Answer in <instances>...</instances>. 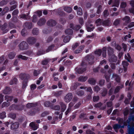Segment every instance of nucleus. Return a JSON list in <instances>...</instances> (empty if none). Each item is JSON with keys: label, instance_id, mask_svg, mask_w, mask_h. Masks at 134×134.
I'll list each match as a JSON object with an SVG mask.
<instances>
[{"label": "nucleus", "instance_id": "obj_31", "mask_svg": "<svg viewBox=\"0 0 134 134\" xmlns=\"http://www.w3.org/2000/svg\"><path fill=\"white\" fill-rule=\"evenodd\" d=\"M16 55L15 53L13 52H10L8 54V57L11 59H13Z\"/></svg>", "mask_w": 134, "mask_h": 134}, {"label": "nucleus", "instance_id": "obj_61", "mask_svg": "<svg viewBox=\"0 0 134 134\" xmlns=\"http://www.w3.org/2000/svg\"><path fill=\"white\" fill-rule=\"evenodd\" d=\"M84 94V92L82 90H80L76 92V94L79 96H82Z\"/></svg>", "mask_w": 134, "mask_h": 134}, {"label": "nucleus", "instance_id": "obj_4", "mask_svg": "<svg viewBox=\"0 0 134 134\" xmlns=\"http://www.w3.org/2000/svg\"><path fill=\"white\" fill-rule=\"evenodd\" d=\"M10 109L14 110H21L23 109V107L20 106V105H15L13 104L10 106Z\"/></svg>", "mask_w": 134, "mask_h": 134}, {"label": "nucleus", "instance_id": "obj_35", "mask_svg": "<svg viewBox=\"0 0 134 134\" xmlns=\"http://www.w3.org/2000/svg\"><path fill=\"white\" fill-rule=\"evenodd\" d=\"M28 80H24L22 83V88L23 89H24L27 86V83H28Z\"/></svg>", "mask_w": 134, "mask_h": 134}, {"label": "nucleus", "instance_id": "obj_20", "mask_svg": "<svg viewBox=\"0 0 134 134\" xmlns=\"http://www.w3.org/2000/svg\"><path fill=\"white\" fill-rule=\"evenodd\" d=\"M18 82V79L16 77H14L9 82L10 85H16Z\"/></svg>", "mask_w": 134, "mask_h": 134}, {"label": "nucleus", "instance_id": "obj_26", "mask_svg": "<svg viewBox=\"0 0 134 134\" xmlns=\"http://www.w3.org/2000/svg\"><path fill=\"white\" fill-rule=\"evenodd\" d=\"M4 98L5 100H6L7 102H11L13 100V97L12 96H9L6 95L5 96Z\"/></svg>", "mask_w": 134, "mask_h": 134}, {"label": "nucleus", "instance_id": "obj_52", "mask_svg": "<svg viewBox=\"0 0 134 134\" xmlns=\"http://www.w3.org/2000/svg\"><path fill=\"white\" fill-rule=\"evenodd\" d=\"M62 91L60 90L59 91L55 92L54 93V95L56 97H58L62 95Z\"/></svg>", "mask_w": 134, "mask_h": 134}, {"label": "nucleus", "instance_id": "obj_41", "mask_svg": "<svg viewBox=\"0 0 134 134\" xmlns=\"http://www.w3.org/2000/svg\"><path fill=\"white\" fill-rule=\"evenodd\" d=\"M32 33L34 35H37L38 33V30L37 28H35L33 29L32 31Z\"/></svg>", "mask_w": 134, "mask_h": 134}, {"label": "nucleus", "instance_id": "obj_60", "mask_svg": "<svg viewBox=\"0 0 134 134\" xmlns=\"http://www.w3.org/2000/svg\"><path fill=\"white\" fill-rule=\"evenodd\" d=\"M51 103L49 101H46L44 103V106L46 107H49L50 106H51Z\"/></svg>", "mask_w": 134, "mask_h": 134}, {"label": "nucleus", "instance_id": "obj_49", "mask_svg": "<svg viewBox=\"0 0 134 134\" xmlns=\"http://www.w3.org/2000/svg\"><path fill=\"white\" fill-rule=\"evenodd\" d=\"M55 46L54 44H52L50 46L48 47V48L46 50V52H48L50 51H51L54 48Z\"/></svg>", "mask_w": 134, "mask_h": 134}, {"label": "nucleus", "instance_id": "obj_40", "mask_svg": "<svg viewBox=\"0 0 134 134\" xmlns=\"http://www.w3.org/2000/svg\"><path fill=\"white\" fill-rule=\"evenodd\" d=\"M119 64V61H118L117 62L116 64H115L114 63H111L110 64V67L112 69L114 70L116 68V65Z\"/></svg>", "mask_w": 134, "mask_h": 134}, {"label": "nucleus", "instance_id": "obj_47", "mask_svg": "<svg viewBox=\"0 0 134 134\" xmlns=\"http://www.w3.org/2000/svg\"><path fill=\"white\" fill-rule=\"evenodd\" d=\"M114 44L115 47L116 49L119 51H120L121 49L122 48L118 44H117L116 42L114 43Z\"/></svg>", "mask_w": 134, "mask_h": 134}, {"label": "nucleus", "instance_id": "obj_59", "mask_svg": "<svg viewBox=\"0 0 134 134\" xmlns=\"http://www.w3.org/2000/svg\"><path fill=\"white\" fill-rule=\"evenodd\" d=\"M99 99V97L98 96H94L93 97V100L94 102H98Z\"/></svg>", "mask_w": 134, "mask_h": 134}, {"label": "nucleus", "instance_id": "obj_46", "mask_svg": "<svg viewBox=\"0 0 134 134\" xmlns=\"http://www.w3.org/2000/svg\"><path fill=\"white\" fill-rule=\"evenodd\" d=\"M102 10V7L101 5H99L97 8L96 12L97 13L98 15H100Z\"/></svg>", "mask_w": 134, "mask_h": 134}, {"label": "nucleus", "instance_id": "obj_23", "mask_svg": "<svg viewBox=\"0 0 134 134\" xmlns=\"http://www.w3.org/2000/svg\"><path fill=\"white\" fill-rule=\"evenodd\" d=\"M80 85V84L79 83L76 82L72 85L70 88L72 90H75L76 89L77 87Z\"/></svg>", "mask_w": 134, "mask_h": 134}, {"label": "nucleus", "instance_id": "obj_5", "mask_svg": "<svg viewBox=\"0 0 134 134\" xmlns=\"http://www.w3.org/2000/svg\"><path fill=\"white\" fill-rule=\"evenodd\" d=\"M8 24L6 23H5L1 27V29L2 31L3 34L7 33L9 30L8 28H7Z\"/></svg>", "mask_w": 134, "mask_h": 134}, {"label": "nucleus", "instance_id": "obj_14", "mask_svg": "<svg viewBox=\"0 0 134 134\" xmlns=\"http://www.w3.org/2000/svg\"><path fill=\"white\" fill-rule=\"evenodd\" d=\"M107 53L109 56L113 55L114 49L111 47H108L107 48Z\"/></svg>", "mask_w": 134, "mask_h": 134}, {"label": "nucleus", "instance_id": "obj_17", "mask_svg": "<svg viewBox=\"0 0 134 134\" xmlns=\"http://www.w3.org/2000/svg\"><path fill=\"white\" fill-rule=\"evenodd\" d=\"M37 105V103H28L26 105L27 108H31L36 107Z\"/></svg>", "mask_w": 134, "mask_h": 134}, {"label": "nucleus", "instance_id": "obj_10", "mask_svg": "<svg viewBox=\"0 0 134 134\" xmlns=\"http://www.w3.org/2000/svg\"><path fill=\"white\" fill-rule=\"evenodd\" d=\"M76 71L79 74H82L85 71L86 69V67L83 68L80 66L76 69Z\"/></svg>", "mask_w": 134, "mask_h": 134}, {"label": "nucleus", "instance_id": "obj_15", "mask_svg": "<svg viewBox=\"0 0 134 134\" xmlns=\"http://www.w3.org/2000/svg\"><path fill=\"white\" fill-rule=\"evenodd\" d=\"M11 89L9 87H6L5 89L3 90V93L5 94H10L11 92Z\"/></svg>", "mask_w": 134, "mask_h": 134}, {"label": "nucleus", "instance_id": "obj_55", "mask_svg": "<svg viewBox=\"0 0 134 134\" xmlns=\"http://www.w3.org/2000/svg\"><path fill=\"white\" fill-rule=\"evenodd\" d=\"M81 26H80V25H77L75 26L74 30L76 31H77L79 29H81Z\"/></svg>", "mask_w": 134, "mask_h": 134}, {"label": "nucleus", "instance_id": "obj_1", "mask_svg": "<svg viewBox=\"0 0 134 134\" xmlns=\"http://www.w3.org/2000/svg\"><path fill=\"white\" fill-rule=\"evenodd\" d=\"M18 46L20 50H26L28 48V44L25 41H23L19 44Z\"/></svg>", "mask_w": 134, "mask_h": 134}, {"label": "nucleus", "instance_id": "obj_63", "mask_svg": "<svg viewBox=\"0 0 134 134\" xmlns=\"http://www.w3.org/2000/svg\"><path fill=\"white\" fill-rule=\"evenodd\" d=\"M95 27H90V26H87L86 29L87 31L88 32H91L93 31Z\"/></svg>", "mask_w": 134, "mask_h": 134}, {"label": "nucleus", "instance_id": "obj_7", "mask_svg": "<svg viewBox=\"0 0 134 134\" xmlns=\"http://www.w3.org/2000/svg\"><path fill=\"white\" fill-rule=\"evenodd\" d=\"M36 39L35 37H31L27 38L26 41L29 44L33 45L36 42Z\"/></svg>", "mask_w": 134, "mask_h": 134}, {"label": "nucleus", "instance_id": "obj_30", "mask_svg": "<svg viewBox=\"0 0 134 134\" xmlns=\"http://www.w3.org/2000/svg\"><path fill=\"white\" fill-rule=\"evenodd\" d=\"M120 3L119 0H114L112 7H118Z\"/></svg>", "mask_w": 134, "mask_h": 134}, {"label": "nucleus", "instance_id": "obj_22", "mask_svg": "<svg viewBox=\"0 0 134 134\" xmlns=\"http://www.w3.org/2000/svg\"><path fill=\"white\" fill-rule=\"evenodd\" d=\"M122 20L125 21V23L127 24L129 23L131 21L130 17L128 16H125Z\"/></svg>", "mask_w": 134, "mask_h": 134}, {"label": "nucleus", "instance_id": "obj_21", "mask_svg": "<svg viewBox=\"0 0 134 134\" xmlns=\"http://www.w3.org/2000/svg\"><path fill=\"white\" fill-rule=\"evenodd\" d=\"M88 83L92 85H94L96 83V80L94 78H90L88 80Z\"/></svg>", "mask_w": 134, "mask_h": 134}, {"label": "nucleus", "instance_id": "obj_32", "mask_svg": "<svg viewBox=\"0 0 134 134\" xmlns=\"http://www.w3.org/2000/svg\"><path fill=\"white\" fill-rule=\"evenodd\" d=\"M28 14L26 15L24 14L20 15V16H19L21 18L27 20L30 18V16L29 15V13H28Z\"/></svg>", "mask_w": 134, "mask_h": 134}, {"label": "nucleus", "instance_id": "obj_53", "mask_svg": "<svg viewBox=\"0 0 134 134\" xmlns=\"http://www.w3.org/2000/svg\"><path fill=\"white\" fill-rule=\"evenodd\" d=\"M103 15L104 17L106 18L109 15V12L108 10H105L103 12Z\"/></svg>", "mask_w": 134, "mask_h": 134}, {"label": "nucleus", "instance_id": "obj_16", "mask_svg": "<svg viewBox=\"0 0 134 134\" xmlns=\"http://www.w3.org/2000/svg\"><path fill=\"white\" fill-rule=\"evenodd\" d=\"M19 124L18 122L13 123L11 125V128L12 129L14 130L16 129L19 127Z\"/></svg>", "mask_w": 134, "mask_h": 134}, {"label": "nucleus", "instance_id": "obj_44", "mask_svg": "<svg viewBox=\"0 0 134 134\" xmlns=\"http://www.w3.org/2000/svg\"><path fill=\"white\" fill-rule=\"evenodd\" d=\"M70 39V36H66L63 39V42L64 43H67L69 42Z\"/></svg>", "mask_w": 134, "mask_h": 134}, {"label": "nucleus", "instance_id": "obj_62", "mask_svg": "<svg viewBox=\"0 0 134 134\" xmlns=\"http://www.w3.org/2000/svg\"><path fill=\"white\" fill-rule=\"evenodd\" d=\"M120 21L118 19H116L113 23V24L115 26L119 25L120 23Z\"/></svg>", "mask_w": 134, "mask_h": 134}, {"label": "nucleus", "instance_id": "obj_56", "mask_svg": "<svg viewBox=\"0 0 134 134\" xmlns=\"http://www.w3.org/2000/svg\"><path fill=\"white\" fill-rule=\"evenodd\" d=\"M77 13L79 15H81L82 14V8L79 7L77 9Z\"/></svg>", "mask_w": 134, "mask_h": 134}, {"label": "nucleus", "instance_id": "obj_45", "mask_svg": "<svg viewBox=\"0 0 134 134\" xmlns=\"http://www.w3.org/2000/svg\"><path fill=\"white\" fill-rule=\"evenodd\" d=\"M6 117V113L3 111L0 113V119H3Z\"/></svg>", "mask_w": 134, "mask_h": 134}, {"label": "nucleus", "instance_id": "obj_11", "mask_svg": "<svg viewBox=\"0 0 134 134\" xmlns=\"http://www.w3.org/2000/svg\"><path fill=\"white\" fill-rule=\"evenodd\" d=\"M111 23V20L109 18H108L107 20H103L102 25L105 26H109Z\"/></svg>", "mask_w": 134, "mask_h": 134}, {"label": "nucleus", "instance_id": "obj_57", "mask_svg": "<svg viewBox=\"0 0 134 134\" xmlns=\"http://www.w3.org/2000/svg\"><path fill=\"white\" fill-rule=\"evenodd\" d=\"M127 6V4L126 2H122L120 5V7L122 8H125Z\"/></svg>", "mask_w": 134, "mask_h": 134}, {"label": "nucleus", "instance_id": "obj_24", "mask_svg": "<svg viewBox=\"0 0 134 134\" xmlns=\"http://www.w3.org/2000/svg\"><path fill=\"white\" fill-rule=\"evenodd\" d=\"M107 92H108L107 89L105 88H103V89L102 90L101 92L100 93V94L102 96L105 97L107 94Z\"/></svg>", "mask_w": 134, "mask_h": 134}, {"label": "nucleus", "instance_id": "obj_34", "mask_svg": "<svg viewBox=\"0 0 134 134\" xmlns=\"http://www.w3.org/2000/svg\"><path fill=\"white\" fill-rule=\"evenodd\" d=\"M87 79V76H81L79 77L78 81L81 82H85L86 81Z\"/></svg>", "mask_w": 134, "mask_h": 134}, {"label": "nucleus", "instance_id": "obj_19", "mask_svg": "<svg viewBox=\"0 0 134 134\" xmlns=\"http://www.w3.org/2000/svg\"><path fill=\"white\" fill-rule=\"evenodd\" d=\"M122 64L123 66L124 71L125 72L127 71V67L129 65V63L127 62L123 61L122 62Z\"/></svg>", "mask_w": 134, "mask_h": 134}, {"label": "nucleus", "instance_id": "obj_29", "mask_svg": "<svg viewBox=\"0 0 134 134\" xmlns=\"http://www.w3.org/2000/svg\"><path fill=\"white\" fill-rule=\"evenodd\" d=\"M32 24L31 23L26 22L24 24L25 27L28 29H31L32 27Z\"/></svg>", "mask_w": 134, "mask_h": 134}, {"label": "nucleus", "instance_id": "obj_25", "mask_svg": "<svg viewBox=\"0 0 134 134\" xmlns=\"http://www.w3.org/2000/svg\"><path fill=\"white\" fill-rule=\"evenodd\" d=\"M124 86L123 85H122L121 86H117L115 89L114 93L116 94L119 91L120 89L123 87Z\"/></svg>", "mask_w": 134, "mask_h": 134}, {"label": "nucleus", "instance_id": "obj_9", "mask_svg": "<svg viewBox=\"0 0 134 134\" xmlns=\"http://www.w3.org/2000/svg\"><path fill=\"white\" fill-rule=\"evenodd\" d=\"M72 93H69L67 94L64 98V100L66 102H69L72 99Z\"/></svg>", "mask_w": 134, "mask_h": 134}, {"label": "nucleus", "instance_id": "obj_64", "mask_svg": "<svg viewBox=\"0 0 134 134\" xmlns=\"http://www.w3.org/2000/svg\"><path fill=\"white\" fill-rule=\"evenodd\" d=\"M12 21L14 23H16L18 20L17 17L15 16H13L12 18Z\"/></svg>", "mask_w": 134, "mask_h": 134}, {"label": "nucleus", "instance_id": "obj_58", "mask_svg": "<svg viewBox=\"0 0 134 134\" xmlns=\"http://www.w3.org/2000/svg\"><path fill=\"white\" fill-rule=\"evenodd\" d=\"M102 53V51L101 49H99L98 50L94 52L95 54H97L99 56H100Z\"/></svg>", "mask_w": 134, "mask_h": 134}, {"label": "nucleus", "instance_id": "obj_48", "mask_svg": "<svg viewBox=\"0 0 134 134\" xmlns=\"http://www.w3.org/2000/svg\"><path fill=\"white\" fill-rule=\"evenodd\" d=\"M18 57L19 59H21L24 60H27L28 59V57L25 56L20 54L18 55Z\"/></svg>", "mask_w": 134, "mask_h": 134}, {"label": "nucleus", "instance_id": "obj_36", "mask_svg": "<svg viewBox=\"0 0 134 134\" xmlns=\"http://www.w3.org/2000/svg\"><path fill=\"white\" fill-rule=\"evenodd\" d=\"M64 10L67 12L70 13L72 11V9L70 7H66L64 8Z\"/></svg>", "mask_w": 134, "mask_h": 134}, {"label": "nucleus", "instance_id": "obj_42", "mask_svg": "<svg viewBox=\"0 0 134 134\" xmlns=\"http://www.w3.org/2000/svg\"><path fill=\"white\" fill-rule=\"evenodd\" d=\"M40 71L39 70H34L33 71V75L34 76H37L40 74Z\"/></svg>", "mask_w": 134, "mask_h": 134}, {"label": "nucleus", "instance_id": "obj_43", "mask_svg": "<svg viewBox=\"0 0 134 134\" xmlns=\"http://www.w3.org/2000/svg\"><path fill=\"white\" fill-rule=\"evenodd\" d=\"M21 33L23 36H25L27 34V31L24 28L22 30Z\"/></svg>", "mask_w": 134, "mask_h": 134}, {"label": "nucleus", "instance_id": "obj_3", "mask_svg": "<svg viewBox=\"0 0 134 134\" xmlns=\"http://www.w3.org/2000/svg\"><path fill=\"white\" fill-rule=\"evenodd\" d=\"M19 77L21 80H28L30 76L27 74L21 73L19 75Z\"/></svg>", "mask_w": 134, "mask_h": 134}, {"label": "nucleus", "instance_id": "obj_13", "mask_svg": "<svg viewBox=\"0 0 134 134\" xmlns=\"http://www.w3.org/2000/svg\"><path fill=\"white\" fill-rule=\"evenodd\" d=\"M46 22V19L43 18H41L38 21L37 24L38 25L41 26L44 25Z\"/></svg>", "mask_w": 134, "mask_h": 134}, {"label": "nucleus", "instance_id": "obj_51", "mask_svg": "<svg viewBox=\"0 0 134 134\" xmlns=\"http://www.w3.org/2000/svg\"><path fill=\"white\" fill-rule=\"evenodd\" d=\"M8 27L11 29H13L16 27V26L15 24L12 23V22H10L8 24Z\"/></svg>", "mask_w": 134, "mask_h": 134}, {"label": "nucleus", "instance_id": "obj_28", "mask_svg": "<svg viewBox=\"0 0 134 134\" xmlns=\"http://www.w3.org/2000/svg\"><path fill=\"white\" fill-rule=\"evenodd\" d=\"M127 55L128 57H127L126 55L125 56V59H126L127 61L130 63H132L133 62V60L131 59L130 54L129 53H127Z\"/></svg>", "mask_w": 134, "mask_h": 134}, {"label": "nucleus", "instance_id": "obj_8", "mask_svg": "<svg viewBox=\"0 0 134 134\" xmlns=\"http://www.w3.org/2000/svg\"><path fill=\"white\" fill-rule=\"evenodd\" d=\"M117 60V57L114 54L109 56V60L110 62H116Z\"/></svg>", "mask_w": 134, "mask_h": 134}, {"label": "nucleus", "instance_id": "obj_2", "mask_svg": "<svg viewBox=\"0 0 134 134\" xmlns=\"http://www.w3.org/2000/svg\"><path fill=\"white\" fill-rule=\"evenodd\" d=\"M85 59L86 61L88 62L89 64L92 65L93 64L94 59L93 56L92 55H88L85 57Z\"/></svg>", "mask_w": 134, "mask_h": 134}, {"label": "nucleus", "instance_id": "obj_37", "mask_svg": "<svg viewBox=\"0 0 134 134\" xmlns=\"http://www.w3.org/2000/svg\"><path fill=\"white\" fill-rule=\"evenodd\" d=\"M36 111V108H33L31 109L30 111V114L31 115H34L35 114Z\"/></svg>", "mask_w": 134, "mask_h": 134}, {"label": "nucleus", "instance_id": "obj_33", "mask_svg": "<svg viewBox=\"0 0 134 134\" xmlns=\"http://www.w3.org/2000/svg\"><path fill=\"white\" fill-rule=\"evenodd\" d=\"M103 20L100 18L97 19L95 21V23L96 24L97 26H100L102 25Z\"/></svg>", "mask_w": 134, "mask_h": 134}, {"label": "nucleus", "instance_id": "obj_18", "mask_svg": "<svg viewBox=\"0 0 134 134\" xmlns=\"http://www.w3.org/2000/svg\"><path fill=\"white\" fill-rule=\"evenodd\" d=\"M9 11V9L8 7H5L3 10L0 13V15L3 16L5 14L8 12Z\"/></svg>", "mask_w": 134, "mask_h": 134}, {"label": "nucleus", "instance_id": "obj_38", "mask_svg": "<svg viewBox=\"0 0 134 134\" xmlns=\"http://www.w3.org/2000/svg\"><path fill=\"white\" fill-rule=\"evenodd\" d=\"M113 127L115 131L117 132L116 131V130L121 128L120 125L117 124L114 125Z\"/></svg>", "mask_w": 134, "mask_h": 134}, {"label": "nucleus", "instance_id": "obj_12", "mask_svg": "<svg viewBox=\"0 0 134 134\" xmlns=\"http://www.w3.org/2000/svg\"><path fill=\"white\" fill-rule=\"evenodd\" d=\"M29 126L31 127V129L34 130H36L38 128L37 125L33 122L30 124Z\"/></svg>", "mask_w": 134, "mask_h": 134}, {"label": "nucleus", "instance_id": "obj_27", "mask_svg": "<svg viewBox=\"0 0 134 134\" xmlns=\"http://www.w3.org/2000/svg\"><path fill=\"white\" fill-rule=\"evenodd\" d=\"M60 105L62 112H64L66 109V106L62 102H60L59 103Z\"/></svg>", "mask_w": 134, "mask_h": 134}, {"label": "nucleus", "instance_id": "obj_6", "mask_svg": "<svg viewBox=\"0 0 134 134\" xmlns=\"http://www.w3.org/2000/svg\"><path fill=\"white\" fill-rule=\"evenodd\" d=\"M57 23L54 20L50 19L48 20L47 24L48 26L50 27H53L55 26L57 24Z\"/></svg>", "mask_w": 134, "mask_h": 134}, {"label": "nucleus", "instance_id": "obj_50", "mask_svg": "<svg viewBox=\"0 0 134 134\" xmlns=\"http://www.w3.org/2000/svg\"><path fill=\"white\" fill-rule=\"evenodd\" d=\"M8 3V0H3L1 1L0 2V5L3 6L6 5Z\"/></svg>", "mask_w": 134, "mask_h": 134}, {"label": "nucleus", "instance_id": "obj_39", "mask_svg": "<svg viewBox=\"0 0 134 134\" xmlns=\"http://www.w3.org/2000/svg\"><path fill=\"white\" fill-rule=\"evenodd\" d=\"M65 32L66 34L72 35L73 34V31L72 29H69L66 30Z\"/></svg>", "mask_w": 134, "mask_h": 134}, {"label": "nucleus", "instance_id": "obj_54", "mask_svg": "<svg viewBox=\"0 0 134 134\" xmlns=\"http://www.w3.org/2000/svg\"><path fill=\"white\" fill-rule=\"evenodd\" d=\"M19 12V10L17 9L14 10L12 13V16H15L17 15Z\"/></svg>", "mask_w": 134, "mask_h": 134}]
</instances>
